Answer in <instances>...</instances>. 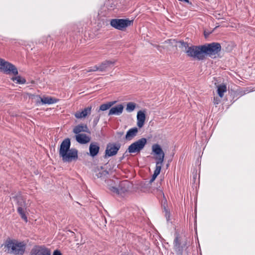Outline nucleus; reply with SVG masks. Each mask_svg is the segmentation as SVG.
Wrapping results in <instances>:
<instances>
[{
  "label": "nucleus",
  "instance_id": "1",
  "mask_svg": "<svg viewBox=\"0 0 255 255\" xmlns=\"http://www.w3.org/2000/svg\"><path fill=\"white\" fill-rule=\"evenodd\" d=\"M70 139L65 138L61 143L59 149V155L64 162H70L78 159V150L75 148L70 149Z\"/></svg>",
  "mask_w": 255,
  "mask_h": 255
},
{
  "label": "nucleus",
  "instance_id": "2",
  "mask_svg": "<svg viewBox=\"0 0 255 255\" xmlns=\"http://www.w3.org/2000/svg\"><path fill=\"white\" fill-rule=\"evenodd\" d=\"M7 253L13 255H23L26 249V244L24 242H19L16 240H7L4 244Z\"/></svg>",
  "mask_w": 255,
  "mask_h": 255
},
{
  "label": "nucleus",
  "instance_id": "3",
  "mask_svg": "<svg viewBox=\"0 0 255 255\" xmlns=\"http://www.w3.org/2000/svg\"><path fill=\"white\" fill-rule=\"evenodd\" d=\"M107 183L108 189L113 193L116 194L125 193L128 189L129 183L127 181H123L119 183L118 187L116 186L118 183V180L117 179V182L113 180H105Z\"/></svg>",
  "mask_w": 255,
  "mask_h": 255
},
{
  "label": "nucleus",
  "instance_id": "4",
  "mask_svg": "<svg viewBox=\"0 0 255 255\" xmlns=\"http://www.w3.org/2000/svg\"><path fill=\"white\" fill-rule=\"evenodd\" d=\"M174 250L177 255H183L184 251L188 248V243L186 238L175 234V238L173 242Z\"/></svg>",
  "mask_w": 255,
  "mask_h": 255
},
{
  "label": "nucleus",
  "instance_id": "5",
  "mask_svg": "<svg viewBox=\"0 0 255 255\" xmlns=\"http://www.w3.org/2000/svg\"><path fill=\"white\" fill-rule=\"evenodd\" d=\"M203 55H208L214 58L216 55L218 54L221 50V46L220 43L213 42L202 45Z\"/></svg>",
  "mask_w": 255,
  "mask_h": 255
},
{
  "label": "nucleus",
  "instance_id": "6",
  "mask_svg": "<svg viewBox=\"0 0 255 255\" xmlns=\"http://www.w3.org/2000/svg\"><path fill=\"white\" fill-rule=\"evenodd\" d=\"M202 45L189 46L186 50L185 53L189 57H193L199 60H203L205 55L203 54Z\"/></svg>",
  "mask_w": 255,
  "mask_h": 255
},
{
  "label": "nucleus",
  "instance_id": "7",
  "mask_svg": "<svg viewBox=\"0 0 255 255\" xmlns=\"http://www.w3.org/2000/svg\"><path fill=\"white\" fill-rule=\"evenodd\" d=\"M0 71L7 74H18V70L14 65L1 58H0Z\"/></svg>",
  "mask_w": 255,
  "mask_h": 255
},
{
  "label": "nucleus",
  "instance_id": "8",
  "mask_svg": "<svg viewBox=\"0 0 255 255\" xmlns=\"http://www.w3.org/2000/svg\"><path fill=\"white\" fill-rule=\"evenodd\" d=\"M133 21L128 19H112L110 21V24L112 27L120 30H123L131 25Z\"/></svg>",
  "mask_w": 255,
  "mask_h": 255
},
{
  "label": "nucleus",
  "instance_id": "9",
  "mask_svg": "<svg viewBox=\"0 0 255 255\" xmlns=\"http://www.w3.org/2000/svg\"><path fill=\"white\" fill-rule=\"evenodd\" d=\"M147 140L145 138H141L131 143L128 147L127 151L130 153H139L144 147Z\"/></svg>",
  "mask_w": 255,
  "mask_h": 255
},
{
  "label": "nucleus",
  "instance_id": "10",
  "mask_svg": "<svg viewBox=\"0 0 255 255\" xmlns=\"http://www.w3.org/2000/svg\"><path fill=\"white\" fill-rule=\"evenodd\" d=\"M152 151L157 155L155 157L156 164L162 165L165 154L160 146L158 144H154L152 146Z\"/></svg>",
  "mask_w": 255,
  "mask_h": 255
},
{
  "label": "nucleus",
  "instance_id": "11",
  "mask_svg": "<svg viewBox=\"0 0 255 255\" xmlns=\"http://www.w3.org/2000/svg\"><path fill=\"white\" fill-rule=\"evenodd\" d=\"M16 199L18 205L17 212L20 215L22 219H23L25 222H27V218L25 214V209H26L25 201L20 196H17L16 197Z\"/></svg>",
  "mask_w": 255,
  "mask_h": 255
},
{
  "label": "nucleus",
  "instance_id": "12",
  "mask_svg": "<svg viewBox=\"0 0 255 255\" xmlns=\"http://www.w3.org/2000/svg\"><path fill=\"white\" fill-rule=\"evenodd\" d=\"M121 148L119 143H109L107 144L105 151V156L110 157L115 155Z\"/></svg>",
  "mask_w": 255,
  "mask_h": 255
},
{
  "label": "nucleus",
  "instance_id": "13",
  "mask_svg": "<svg viewBox=\"0 0 255 255\" xmlns=\"http://www.w3.org/2000/svg\"><path fill=\"white\" fill-rule=\"evenodd\" d=\"M30 255H51V252L44 246H36L31 250Z\"/></svg>",
  "mask_w": 255,
  "mask_h": 255
},
{
  "label": "nucleus",
  "instance_id": "14",
  "mask_svg": "<svg viewBox=\"0 0 255 255\" xmlns=\"http://www.w3.org/2000/svg\"><path fill=\"white\" fill-rule=\"evenodd\" d=\"M36 97L37 98V103H40L41 102L42 105L52 104L55 103L57 101L55 98L51 97H43L42 98L39 96H36Z\"/></svg>",
  "mask_w": 255,
  "mask_h": 255
},
{
  "label": "nucleus",
  "instance_id": "15",
  "mask_svg": "<svg viewBox=\"0 0 255 255\" xmlns=\"http://www.w3.org/2000/svg\"><path fill=\"white\" fill-rule=\"evenodd\" d=\"M124 110V106L122 104L118 105L115 107H112L109 112L108 115H116L120 116L121 115Z\"/></svg>",
  "mask_w": 255,
  "mask_h": 255
},
{
  "label": "nucleus",
  "instance_id": "16",
  "mask_svg": "<svg viewBox=\"0 0 255 255\" xmlns=\"http://www.w3.org/2000/svg\"><path fill=\"white\" fill-rule=\"evenodd\" d=\"M92 111V107L85 108L81 112L78 111L75 114V117L77 119H82L85 118L87 115H90Z\"/></svg>",
  "mask_w": 255,
  "mask_h": 255
},
{
  "label": "nucleus",
  "instance_id": "17",
  "mask_svg": "<svg viewBox=\"0 0 255 255\" xmlns=\"http://www.w3.org/2000/svg\"><path fill=\"white\" fill-rule=\"evenodd\" d=\"M116 61V60H106L104 62H102L100 65V72H105L106 70L111 67V66H113Z\"/></svg>",
  "mask_w": 255,
  "mask_h": 255
},
{
  "label": "nucleus",
  "instance_id": "18",
  "mask_svg": "<svg viewBox=\"0 0 255 255\" xmlns=\"http://www.w3.org/2000/svg\"><path fill=\"white\" fill-rule=\"evenodd\" d=\"M145 121V114L144 111H139L137 114V126L139 128H142Z\"/></svg>",
  "mask_w": 255,
  "mask_h": 255
},
{
  "label": "nucleus",
  "instance_id": "19",
  "mask_svg": "<svg viewBox=\"0 0 255 255\" xmlns=\"http://www.w3.org/2000/svg\"><path fill=\"white\" fill-rule=\"evenodd\" d=\"M100 146L97 142H92L89 146L90 155L94 157L99 153Z\"/></svg>",
  "mask_w": 255,
  "mask_h": 255
},
{
  "label": "nucleus",
  "instance_id": "20",
  "mask_svg": "<svg viewBox=\"0 0 255 255\" xmlns=\"http://www.w3.org/2000/svg\"><path fill=\"white\" fill-rule=\"evenodd\" d=\"M90 133L89 129L86 125L80 124L75 127L73 128V132L76 134H80L81 132Z\"/></svg>",
  "mask_w": 255,
  "mask_h": 255
},
{
  "label": "nucleus",
  "instance_id": "21",
  "mask_svg": "<svg viewBox=\"0 0 255 255\" xmlns=\"http://www.w3.org/2000/svg\"><path fill=\"white\" fill-rule=\"evenodd\" d=\"M138 129L137 128H133L129 129L127 132L125 139L128 141L132 140L137 134Z\"/></svg>",
  "mask_w": 255,
  "mask_h": 255
},
{
  "label": "nucleus",
  "instance_id": "22",
  "mask_svg": "<svg viewBox=\"0 0 255 255\" xmlns=\"http://www.w3.org/2000/svg\"><path fill=\"white\" fill-rule=\"evenodd\" d=\"M76 139L81 144H85L90 141V138L85 134L81 133L76 135Z\"/></svg>",
  "mask_w": 255,
  "mask_h": 255
},
{
  "label": "nucleus",
  "instance_id": "23",
  "mask_svg": "<svg viewBox=\"0 0 255 255\" xmlns=\"http://www.w3.org/2000/svg\"><path fill=\"white\" fill-rule=\"evenodd\" d=\"M96 176L98 178H101V179L106 180L109 174V172L107 170H99L98 169L96 171Z\"/></svg>",
  "mask_w": 255,
  "mask_h": 255
},
{
  "label": "nucleus",
  "instance_id": "24",
  "mask_svg": "<svg viewBox=\"0 0 255 255\" xmlns=\"http://www.w3.org/2000/svg\"><path fill=\"white\" fill-rule=\"evenodd\" d=\"M116 103V101H113L102 104L100 106L99 109L98 110V112H99L100 111H106L110 109L111 107H112Z\"/></svg>",
  "mask_w": 255,
  "mask_h": 255
},
{
  "label": "nucleus",
  "instance_id": "25",
  "mask_svg": "<svg viewBox=\"0 0 255 255\" xmlns=\"http://www.w3.org/2000/svg\"><path fill=\"white\" fill-rule=\"evenodd\" d=\"M162 165L161 164H156L155 169L154 171V173L152 175V178L150 180V182H152L156 178V177L159 174L161 169Z\"/></svg>",
  "mask_w": 255,
  "mask_h": 255
},
{
  "label": "nucleus",
  "instance_id": "26",
  "mask_svg": "<svg viewBox=\"0 0 255 255\" xmlns=\"http://www.w3.org/2000/svg\"><path fill=\"white\" fill-rule=\"evenodd\" d=\"M227 91V87L224 84L220 85L218 86L217 92L220 98H222L224 93Z\"/></svg>",
  "mask_w": 255,
  "mask_h": 255
},
{
  "label": "nucleus",
  "instance_id": "27",
  "mask_svg": "<svg viewBox=\"0 0 255 255\" xmlns=\"http://www.w3.org/2000/svg\"><path fill=\"white\" fill-rule=\"evenodd\" d=\"M12 80L14 82H15L18 84H24L26 83V80L24 78L21 77L20 76H16L15 77L12 78Z\"/></svg>",
  "mask_w": 255,
  "mask_h": 255
},
{
  "label": "nucleus",
  "instance_id": "28",
  "mask_svg": "<svg viewBox=\"0 0 255 255\" xmlns=\"http://www.w3.org/2000/svg\"><path fill=\"white\" fill-rule=\"evenodd\" d=\"M136 104L133 102H129L127 105L126 110L128 112H131L135 108Z\"/></svg>",
  "mask_w": 255,
  "mask_h": 255
},
{
  "label": "nucleus",
  "instance_id": "29",
  "mask_svg": "<svg viewBox=\"0 0 255 255\" xmlns=\"http://www.w3.org/2000/svg\"><path fill=\"white\" fill-rule=\"evenodd\" d=\"M92 117L94 118L93 122V126L95 127L98 124V123L100 120L101 116H100V114H93Z\"/></svg>",
  "mask_w": 255,
  "mask_h": 255
},
{
  "label": "nucleus",
  "instance_id": "30",
  "mask_svg": "<svg viewBox=\"0 0 255 255\" xmlns=\"http://www.w3.org/2000/svg\"><path fill=\"white\" fill-rule=\"evenodd\" d=\"M179 43L180 44L179 47L182 49L184 48V51L186 52V50L189 47L188 44L187 42H184L183 41H179Z\"/></svg>",
  "mask_w": 255,
  "mask_h": 255
},
{
  "label": "nucleus",
  "instance_id": "31",
  "mask_svg": "<svg viewBox=\"0 0 255 255\" xmlns=\"http://www.w3.org/2000/svg\"><path fill=\"white\" fill-rule=\"evenodd\" d=\"M93 72L95 71H100V66L99 65H95L92 67Z\"/></svg>",
  "mask_w": 255,
  "mask_h": 255
},
{
  "label": "nucleus",
  "instance_id": "32",
  "mask_svg": "<svg viewBox=\"0 0 255 255\" xmlns=\"http://www.w3.org/2000/svg\"><path fill=\"white\" fill-rule=\"evenodd\" d=\"M53 255H62V254L59 251L56 250L54 251Z\"/></svg>",
  "mask_w": 255,
  "mask_h": 255
},
{
  "label": "nucleus",
  "instance_id": "33",
  "mask_svg": "<svg viewBox=\"0 0 255 255\" xmlns=\"http://www.w3.org/2000/svg\"><path fill=\"white\" fill-rule=\"evenodd\" d=\"M220 101L217 100V98H214V103L215 105H217L219 103Z\"/></svg>",
  "mask_w": 255,
  "mask_h": 255
},
{
  "label": "nucleus",
  "instance_id": "34",
  "mask_svg": "<svg viewBox=\"0 0 255 255\" xmlns=\"http://www.w3.org/2000/svg\"><path fill=\"white\" fill-rule=\"evenodd\" d=\"M84 71H85V73H88V72H93L92 67H91L89 69H88V70H85Z\"/></svg>",
  "mask_w": 255,
  "mask_h": 255
},
{
  "label": "nucleus",
  "instance_id": "35",
  "mask_svg": "<svg viewBox=\"0 0 255 255\" xmlns=\"http://www.w3.org/2000/svg\"><path fill=\"white\" fill-rule=\"evenodd\" d=\"M209 34V33H208V34L207 33H204V35H205V37H207Z\"/></svg>",
  "mask_w": 255,
  "mask_h": 255
},
{
  "label": "nucleus",
  "instance_id": "36",
  "mask_svg": "<svg viewBox=\"0 0 255 255\" xmlns=\"http://www.w3.org/2000/svg\"><path fill=\"white\" fill-rule=\"evenodd\" d=\"M245 94V92H244L243 94H242V95H242H242H244Z\"/></svg>",
  "mask_w": 255,
  "mask_h": 255
},
{
  "label": "nucleus",
  "instance_id": "37",
  "mask_svg": "<svg viewBox=\"0 0 255 255\" xmlns=\"http://www.w3.org/2000/svg\"><path fill=\"white\" fill-rule=\"evenodd\" d=\"M158 191H159L160 192H161V190L160 189H157Z\"/></svg>",
  "mask_w": 255,
  "mask_h": 255
}]
</instances>
